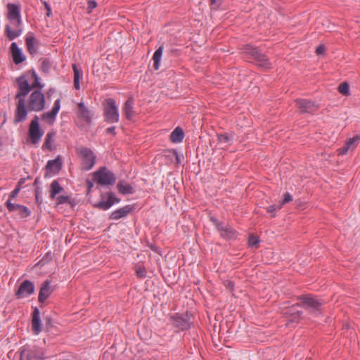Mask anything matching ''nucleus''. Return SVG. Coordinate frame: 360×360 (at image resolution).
<instances>
[{"instance_id":"obj_44","label":"nucleus","mask_w":360,"mask_h":360,"mask_svg":"<svg viewBox=\"0 0 360 360\" xmlns=\"http://www.w3.org/2000/svg\"><path fill=\"white\" fill-rule=\"evenodd\" d=\"M282 207L281 205H270L266 208V211L269 213H273Z\"/></svg>"},{"instance_id":"obj_18","label":"nucleus","mask_w":360,"mask_h":360,"mask_svg":"<svg viewBox=\"0 0 360 360\" xmlns=\"http://www.w3.org/2000/svg\"><path fill=\"white\" fill-rule=\"evenodd\" d=\"M173 325L182 330H187L191 327V323L186 317H184L179 314L171 316Z\"/></svg>"},{"instance_id":"obj_22","label":"nucleus","mask_w":360,"mask_h":360,"mask_svg":"<svg viewBox=\"0 0 360 360\" xmlns=\"http://www.w3.org/2000/svg\"><path fill=\"white\" fill-rule=\"evenodd\" d=\"M360 140V136H355L349 139L345 144L338 150V155H345L349 150H354Z\"/></svg>"},{"instance_id":"obj_54","label":"nucleus","mask_w":360,"mask_h":360,"mask_svg":"<svg viewBox=\"0 0 360 360\" xmlns=\"http://www.w3.org/2000/svg\"><path fill=\"white\" fill-rule=\"evenodd\" d=\"M24 179H20V181H18V185H20V188L21 189V186L22 185V184L24 183Z\"/></svg>"},{"instance_id":"obj_39","label":"nucleus","mask_w":360,"mask_h":360,"mask_svg":"<svg viewBox=\"0 0 360 360\" xmlns=\"http://www.w3.org/2000/svg\"><path fill=\"white\" fill-rule=\"evenodd\" d=\"M231 139V136L227 134H220L218 136V141L221 143H229Z\"/></svg>"},{"instance_id":"obj_11","label":"nucleus","mask_w":360,"mask_h":360,"mask_svg":"<svg viewBox=\"0 0 360 360\" xmlns=\"http://www.w3.org/2000/svg\"><path fill=\"white\" fill-rule=\"evenodd\" d=\"M299 299L302 301V304L307 309L313 312L318 311L324 303L321 300L316 299L311 295L302 296L299 297Z\"/></svg>"},{"instance_id":"obj_34","label":"nucleus","mask_w":360,"mask_h":360,"mask_svg":"<svg viewBox=\"0 0 360 360\" xmlns=\"http://www.w3.org/2000/svg\"><path fill=\"white\" fill-rule=\"evenodd\" d=\"M338 89L342 95L347 96L349 94V85L347 82L340 84Z\"/></svg>"},{"instance_id":"obj_42","label":"nucleus","mask_w":360,"mask_h":360,"mask_svg":"<svg viewBox=\"0 0 360 360\" xmlns=\"http://www.w3.org/2000/svg\"><path fill=\"white\" fill-rule=\"evenodd\" d=\"M292 200V195L288 192H286V193H285V194L283 195V199L281 205V206H283L285 203H288Z\"/></svg>"},{"instance_id":"obj_5","label":"nucleus","mask_w":360,"mask_h":360,"mask_svg":"<svg viewBox=\"0 0 360 360\" xmlns=\"http://www.w3.org/2000/svg\"><path fill=\"white\" fill-rule=\"evenodd\" d=\"M244 51L256 60L258 66L264 69L271 68V63L269 61L266 56L262 53L257 48L252 47L250 45H246L244 48Z\"/></svg>"},{"instance_id":"obj_8","label":"nucleus","mask_w":360,"mask_h":360,"mask_svg":"<svg viewBox=\"0 0 360 360\" xmlns=\"http://www.w3.org/2000/svg\"><path fill=\"white\" fill-rule=\"evenodd\" d=\"M44 134V131L41 130L39 123V117L34 115L30 124L28 136L32 143H38Z\"/></svg>"},{"instance_id":"obj_24","label":"nucleus","mask_w":360,"mask_h":360,"mask_svg":"<svg viewBox=\"0 0 360 360\" xmlns=\"http://www.w3.org/2000/svg\"><path fill=\"white\" fill-rule=\"evenodd\" d=\"M11 51L12 53L13 60L16 65L22 63L25 60V57L15 42H13L11 44Z\"/></svg>"},{"instance_id":"obj_52","label":"nucleus","mask_w":360,"mask_h":360,"mask_svg":"<svg viewBox=\"0 0 360 360\" xmlns=\"http://www.w3.org/2000/svg\"><path fill=\"white\" fill-rule=\"evenodd\" d=\"M325 51V48L323 46H319L316 48V53L317 54H321Z\"/></svg>"},{"instance_id":"obj_19","label":"nucleus","mask_w":360,"mask_h":360,"mask_svg":"<svg viewBox=\"0 0 360 360\" xmlns=\"http://www.w3.org/2000/svg\"><path fill=\"white\" fill-rule=\"evenodd\" d=\"M53 289L51 287V281L46 280L43 282L38 297L39 302L43 303L51 295Z\"/></svg>"},{"instance_id":"obj_4","label":"nucleus","mask_w":360,"mask_h":360,"mask_svg":"<svg viewBox=\"0 0 360 360\" xmlns=\"http://www.w3.org/2000/svg\"><path fill=\"white\" fill-rule=\"evenodd\" d=\"M46 101L44 94L40 90L34 91L27 101V112H40L45 108Z\"/></svg>"},{"instance_id":"obj_23","label":"nucleus","mask_w":360,"mask_h":360,"mask_svg":"<svg viewBox=\"0 0 360 360\" xmlns=\"http://www.w3.org/2000/svg\"><path fill=\"white\" fill-rule=\"evenodd\" d=\"M40 312L38 308L35 307L32 312V327L35 335H38L41 331Z\"/></svg>"},{"instance_id":"obj_56","label":"nucleus","mask_w":360,"mask_h":360,"mask_svg":"<svg viewBox=\"0 0 360 360\" xmlns=\"http://www.w3.org/2000/svg\"><path fill=\"white\" fill-rule=\"evenodd\" d=\"M210 4L212 6H213V5H214L216 4L217 0H210Z\"/></svg>"},{"instance_id":"obj_55","label":"nucleus","mask_w":360,"mask_h":360,"mask_svg":"<svg viewBox=\"0 0 360 360\" xmlns=\"http://www.w3.org/2000/svg\"><path fill=\"white\" fill-rule=\"evenodd\" d=\"M46 325H49V326H51V319L50 318H46Z\"/></svg>"},{"instance_id":"obj_27","label":"nucleus","mask_w":360,"mask_h":360,"mask_svg":"<svg viewBox=\"0 0 360 360\" xmlns=\"http://www.w3.org/2000/svg\"><path fill=\"white\" fill-rule=\"evenodd\" d=\"M184 138V133L183 129L177 127L170 134V139L173 143H180Z\"/></svg>"},{"instance_id":"obj_3","label":"nucleus","mask_w":360,"mask_h":360,"mask_svg":"<svg viewBox=\"0 0 360 360\" xmlns=\"http://www.w3.org/2000/svg\"><path fill=\"white\" fill-rule=\"evenodd\" d=\"M93 180L101 186H111L116 181L115 174L106 167H101L93 174Z\"/></svg>"},{"instance_id":"obj_6","label":"nucleus","mask_w":360,"mask_h":360,"mask_svg":"<svg viewBox=\"0 0 360 360\" xmlns=\"http://www.w3.org/2000/svg\"><path fill=\"white\" fill-rule=\"evenodd\" d=\"M77 153L82 158V168L84 170L91 169L96 162V157L92 150L88 148L80 147L77 148Z\"/></svg>"},{"instance_id":"obj_33","label":"nucleus","mask_w":360,"mask_h":360,"mask_svg":"<svg viewBox=\"0 0 360 360\" xmlns=\"http://www.w3.org/2000/svg\"><path fill=\"white\" fill-rule=\"evenodd\" d=\"M300 306L299 304H294L291 306L290 308L286 309V311L284 312V314L290 316V315H295V318H300L302 312L300 311L297 310V307Z\"/></svg>"},{"instance_id":"obj_15","label":"nucleus","mask_w":360,"mask_h":360,"mask_svg":"<svg viewBox=\"0 0 360 360\" xmlns=\"http://www.w3.org/2000/svg\"><path fill=\"white\" fill-rule=\"evenodd\" d=\"M120 199L116 198L115 195L110 192L108 193V200H103L98 203L94 204V207L101 210H107L112 206L115 203L119 202Z\"/></svg>"},{"instance_id":"obj_53","label":"nucleus","mask_w":360,"mask_h":360,"mask_svg":"<svg viewBox=\"0 0 360 360\" xmlns=\"http://www.w3.org/2000/svg\"><path fill=\"white\" fill-rule=\"evenodd\" d=\"M300 318H295V315L289 316V321L290 322H297Z\"/></svg>"},{"instance_id":"obj_21","label":"nucleus","mask_w":360,"mask_h":360,"mask_svg":"<svg viewBox=\"0 0 360 360\" xmlns=\"http://www.w3.org/2000/svg\"><path fill=\"white\" fill-rule=\"evenodd\" d=\"M77 116L84 122L89 124L91 122V113L90 110L85 106L84 103L81 102L77 104Z\"/></svg>"},{"instance_id":"obj_46","label":"nucleus","mask_w":360,"mask_h":360,"mask_svg":"<svg viewBox=\"0 0 360 360\" xmlns=\"http://www.w3.org/2000/svg\"><path fill=\"white\" fill-rule=\"evenodd\" d=\"M34 356L36 359H42L44 358V353L40 349H37L35 351Z\"/></svg>"},{"instance_id":"obj_51","label":"nucleus","mask_w":360,"mask_h":360,"mask_svg":"<svg viewBox=\"0 0 360 360\" xmlns=\"http://www.w3.org/2000/svg\"><path fill=\"white\" fill-rule=\"evenodd\" d=\"M86 185H87L88 192H90L91 188L94 186V183L92 181H91L90 180H86Z\"/></svg>"},{"instance_id":"obj_45","label":"nucleus","mask_w":360,"mask_h":360,"mask_svg":"<svg viewBox=\"0 0 360 360\" xmlns=\"http://www.w3.org/2000/svg\"><path fill=\"white\" fill-rule=\"evenodd\" d=\"M41 192L39 191V188L36 189L35 191V197H36V201L38 204H41L42 202V197H41Z\"/></svg>"},{"instance_id":"obj_20","label":"nucleus","mask_w":360,"mask_h":360,"mask_svg":"<svg viewBox=\"0 0 360 360\" xmlns=\"http://www.w3.org/2000/svg\"><path fill=\"white\" fill-rule=\"evenodd\" d=\"M132 211L133 206L127 205L124 207H122L113 211L110 215V219L112 220H118L120 219L126 217Z\"/></svg>"},{"instance_id":"obj_9","label":"nucleus","mask_w":360,"mask_h":360,"mask_svg":"<svg viewBox=\"0 0 360 360\" xmlns=\"http://www.w3.org/2000/svg\"><path fill=\"white\" fill-rule=\"evenodd\" d=\"M295 103L300 113H314L319 109V105L311 100L298 98Z\"/></svg>"},{"instance_id":"obj_31","label":"nucleus","mask_w":360,"mask_h":360,"mask_svg":"<svg viewBox=\"0 0 360 360\" xmlns=\"http://www.w3.org/2000/svg\"><path fill=\"white\" fill-rule=\"evenodd\" d=\"M74 72V87L79 90L80 89V79L82 77V72L77 68L76 64L72 65Z\"/></svg>"},{"instance_id":"obj_1","label":"nucleus","mask_w":360,"mask_h":360,"mask_svg":"<svg viewBox=\"0 0 360 360\" xmlns=\"http://www.w3.org/2000/svg\"><path fill=\"white\" fill-rule=\"evenodd\" d=\"M18 85V91L15 96V98L18 99L16 109L15 110L13 122L18 124L24 122L27 117V110L25 105V96H27L31 90V85L25 79L24 77H20L17 79Z\"/></svg>"},{"instance_id":"obj_26","label":"nucleus","mask_w":360,"mask_h":360,"mask_svg":"<svg viewBox=\"0 0 360 360\" xmlns=\"http://www.w3.org/2000/svg\"><path fill=\"white\" fill-rule=\"evenodd\" d=\"M56 135V132L53 130L48 132V134L46 136L44 143L42 146L43 150H49L50 151H52L53 150V143Z\"/></svg>"},{"instance_id":"obj_48","label":"nucleus","mask_w":360,"mask_h":360,"mask_svg":"<svg viewBox=\"0 0 360 360\" xmlns=\"http://www.w3.org/2000/svg\"><path fill=\"white\" fill-rule=\"evenodd\" d=\"M224 285L226 287V288L229 290H233L234 287V283L231 281H224Z\"/></svg>"},{"instance_id":"obj_47","label":"nucleus","mask_w":360,"mask_h":360,"mask_svg":"<svg viewBox=\"0 0 360 360\" xmlns=\"http://www.w3.org/2000/svg\"><path fill=\"white\" fill-rule=\"evenodd\" d=\"M105 134H111L113 136H115V134H116L115 127H110L107 128L105 129Z\"/></svg>"},{"instance_id":"obj_36","label":"nucleus","mask_w":360,"mask_h":360,"mask_svg":"<svg viewBox=\"0 0 360 360\" xmlns=\"http://www.w3.org/2000/svg\"><path fill=\"white\" fill-rule=\"evenodd\" d=\"M51 65V63L49 59L44 58L41 60V68L44 72H48L49 71Z\"/></svg>"},{"instance_id":"obj_2","label":"nucleus","mask_w":360,"mask_h":360,"mask_svg":"<svg viewBox=\"0 0 360 360\" xmlns=\"http://www.w3.org/2000/svg\"><path fill=\"white\" fill-rule=\"evenodd\" d=\"M104 120L108 124L117 123L120 120L118 107L115 99L109 98L105 100L103 109Z\"/></svg>"},{"instance_id":"obj_16","label":"nucleus","mask_w":360,"mask_h":360,"mask_svg":"<svg viewBox=\"0 0 360 360\" xmlns=\"http://www.w3.org/2000/svg\"><path fill=\"white\" fill-rule=\"evenodd\" d=\"M39 43V41L34 37L32 32H30L26 34L25 44L27 51L31 55L33 56L37 53Z\"/></svg>"},{"instance_id":"obj_28","label":"nucleus","mask_w":360,"mask_h":360,"mask_svg":"<svg viewBox=\"0 0 360 360\" xmlns=\"http://www.w3.org/2000/svg\"><path fill=\"white\" fill-rule=\"evenodd\" d=\"M163 49V46H160L153 56V60L154 61L153 68L155 70H158L160 67V61L162 56Z\"/></svg>"},{"instance_id":"obj_29","label":"nucleus","mask_w":360,"mask_h":360,"mask_svg":"<svg viewBox=\"0 0 360 360\" xmlns=\"http://www.w3.org/2000/svg\"><path fill=\"white\" fill-rule=\"evenodd\" d=\"M63 191V188L57 180H54L50 185V198L55 199L56 195Z\"/></svg>"},{"instance_id":"obj_40","label":"nucleus","mask_w":360,"mask_h":360,"mask_svg":"<svg viewBox=\"0 0 360 360\" xmlns=\"http://www.w3.org/2000/svg\"><path fill=\"white\" fill-rule=\"evenodd\" d=\"M136 274L139 278H143L146 276V269L144 266H139L136 269Z\"/></svg>"},{"instance_id":"obj_32","label":"nucleus","mask_w":360,"mask_h":360,"mask_svg":"<svg viewBox=\"0 0 360 360\" xmlns=\"http://www.w3.org/2000/svg\"><path fill=\"white\" fill-rule=\"evenodd\" d=\"M6 35L9 40H13L22 34V30L18 29L16 30H12L9 25L6 26L5 29Z\"/></svg>"},{"instance_id":"obj_17","label":"nucleus","mask_w":360,"mask_h":360,"mask_svg":"<svg viewBox=\"0 0 360 360\" xmlns=\"http://www.w3.org/2000/svg\"><path fill=\"white\" fill-rule=\"evenodd\" d=\"M60 108V100L58 98L54 102L53 108L50 112H46L42 114V119L47 121L49 124H53Z\"/></svg>"},{"instance_id":"obj_12","label":"nucleus","mask_w":360,"mask_h":360,"mask_svg":"<svg viewBox=\"0 0 360 360\" xmlns=\"http://www.w3.org/2000/svg\"><path fill=\"white\" fill-rule=\"evenodd\" d=\"M6 206L10 212H14L18 214L21 218H26L31 214V211L27 207L13 203L11 200H7Z\"/></svg>"},{"instance_id":"obj_10","label":"nucleus","mask_w":360,"mask_h":360,"mask_svg":"<svg viewBox=\"0 0 360 360\" xmlns=\"http://www.w3.org/2000/svg\"><path fill=\"white\" fill-rule=\"evenodd\" d=\"M7 9L8 18L15 27H19L22 23L20 6L15 4H8Z\"/></svg>"},{"instance_id":"obj_13","label":"nucleus","mask_w":360,"mask_h":360,"mask_svg":"<svg viewBox=\"0 0 360 360\" xmlns=\"http://www.w3.org/2000/svg\"><path fill=\"white\" fill-rule=\"evenodd\" d=\"M34 292V283L28 280H25L20 285L15 296L18 299H21L32 295Z\"/></svg>"},{"instance_id":"obj_7","label":"nucleus","mask_w":360,"mask_h":360,"mask_svg":"<svg viewBox=\"0 0 360 360\" xmlns=\"http://www.w3.org/2000/svg\"><path fill=\"white\" fill-rule=\"evenodd\" d=\"M211 221L215 226L216 229L220 232L222 238L228 240L237 238L238 233L229 224L219 221L216 218L211 217Z\"/></svg>"},{"instance_id":"obj_37","label":"nucleus","mask_w":360,"mask_h":360,"mask_svg":"<svg viewBox=\"0 0 360 360\" xmlns=\"http://www.w3.org/2000/svg\"><path fill=\"white\" fill-rule=\"evenodd\" d=\"M57 200V204H65V203H71V199L68 195H60L58 197H56Z\"/></svg>"},{"instance_id":"obj_49","label":"nucleus","mask_w":360,"mask_h":360,"mask_svg":"<svg viewBox=\"0 0 360 360\" xmlns=\"http://www.w3.org/2000/svg\"><path fill=\"white\" fill-rule=\"evenodd\" d=\"M32 356L27 354L26 356V359H25V352H22L21 354H20V360H32Z\"/></svg>"},{"instance_id":"obj_50","label":"nucleus","mask_w":360,"mask_h":360,"mask_svg":"<svg viewBox=\"0 0 360 360\" xmlns=\"http://www.w3.org/2000/svg\"><path fill=\"white\" fill-rule=\"evenodd\" d=\"M44 4L47 11L46 15L50 16L51 13V9L50 5L46 1H44Z\"/></svg>"},{"instance_id":"obj_35","label":"nucleus","mask_w":360,"mask_h":360,"mask_svg":"<svg viewBox=\"0 0 360 360\" xmlns=\"http://www.w3.org/2000/svg\"><path fill=\"white\" fill-rule=\"evenodd\" d=\"M259 242V237L253 234L250 235L248 238V243L250 247L257 248V245Z\"/></svg>"},{"instance_id":"obj_30","label":"nucleus","mask_w":360,"mask_h":360,"mask_svg":"<svg viewBox=\"0 0 360 360\" xmlns=\"http://www.w3.org/2000/svg\"><path fill=\"white\" fill-rule=\"evenodd\" d=\"M117 188L118 191L123 195L132 194L134 193V188L129 184L123 181L119 182L117 185Z\"/></svg>"},{"instance_id":"obj_41","label":"nucleus","mask_w":360,"mask_h":360,"mask_svg":"<svg viewBox=\"0 0 360 360\" xmlns=\"http://www.w3.org/2000/svg\"><path fill=\"white\" fill-rule=\"evenodd\" d=\"M20 191V185H17L16 187L15 188V189L9 195V198H8V200H11V202H12V200L18 195Z\"/></svg>"},{"instance_id":"obj_25","label":"nucleus","mask_w":360,"mask_h":360,"mask_svg":"<svg viewBox=\"0 0 360 360\" xmlns=\"http://www.w3.org/2000/svg\"><path fill=\"white\" fill-rule=\"evenodd\" d=\"M123 112L126 118L131 120L135 115L134 110V100L132 98H129L124 103L123 107Z\"/></svg>"},{"instance_id":"obj_14","label":"nucleus","mask_w":360,"mask_h":360,"mask_svg":"<svg viewBox=\"0 0 360 360\" xmlns=\"http://www.w3.org/2000/svg\"><path fill=\"white\" fill-rule=\"evenodd\" d=\"M63 161L60 155L56 159L49 160L46 166V176L58 174L62 169Z\"/></svg>"},{"instance_id":"obj_43","label":"nucleus","mask_w":360,"mask_h":360,"mask_svg":"<svg viewBox=\"0 0 360 360\" xmlns=\"http://www.w3.org/2000/svg\"><path fill=\"white\" fill-rule=\"evenodd\" d=\"M96 6L97 3L94 0H89L87 5L88 13H91Z\"/></svg>"},{"instance_id":"obj_38","label":"nucleus","mask_w":360,"mask_h":360,"mask_svg":"<svg viewBox=\"0 0 360 360\" xmlns=\"http://www.w3.org/2000/svg\"><path fill=\"white\" fill-rule=\"evenodd\" d=\"M32 76L34 77V82L32 84L31 88H39V89H41L43 87V86L40 84L39 78V77L37 76V73L34 71L32 72Z\"/></svg>"}]
</instances>
